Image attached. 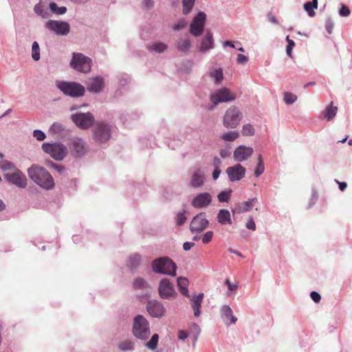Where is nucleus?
<instances>
[{"label":"nucleus","mask_w":352,"mask_h":352,"mask_svg":"<svg viewBox=\"0 0 352 352\" xmlns=\"http://www.w3.org/2000/svg\"><path fill=\"white\" fill-rule=\"evenodd\" d=\"M245 168L240 164H236L226 169V173L232 182L242 179L245 177Z\"/></svg>","instance_id":"19"},{"label":"nucleus","mask_w":352,"mask_h":352,"mask_svg":"<svg viewBox=\"0 0 352 352\" xmlns=\"http://www.w3.org/2000/svg\"><path fill=\"white\" fill-rule=\"evenodd\" d=\"M254 153L252 147L240 145L234 151L233 158L236 162H241L247 160Z\"/></svg>","instance_id":"20"},{"label":"nucleus","mask_w":352,"mask_h":352,"mask_svg":"<svg viewBox=\"0 0 352 352\" xmlns=\"http://www.w3.org/2000/svg\"><path fill=\"white\" fill-rule=\"evenodd\" d=\"M206 21V14L204 12H199L190 24V34L196 37L200 36L203 33Z\"/></svg>","instance_id":"12"},{"label":"nucleus","mask_w":352,"mask_h":352,"mask_svg":"<svg viewBox=\"0 0 352 352\" xmlns=\"http://www.w3.org/2000/svg\"><path fill=\"white\" fill-rule=\"evenodd\" d=\"M34 12L37 16L43 19H49L52 17V14H50L49 9L48 0H41L34 6Z\"/></svg>","instance_id":"24"},{"label":"nucleus","mask_w":352,"mask_h":352,"mask_svg":"<svg viewBox=\"0 0 352 352\" xmlns=\"http://www.w3.org/2000/svg\"><path fill=\"white\" fill-rule=\"evenodd\" d=\"M45 28L59 36H65L69 32L70 26L68 23L56 20H49L45 23Z\"/></svg>","instance_id":"11"},{"label":"nucleus","mask_w":352,"mask_h":352,"mask_svg":"<svg viewBox=\"0 0 352 352\" xmlns=\"http://www.w3.org/2000/svg\"><path fill=\"white\" fill-rule=\"evenodd\" d=\"M177 283L180 293L186 297H190L188 289V280L185 277L180 276L177 278Z\"/></svg>","instance_id":"30"},{"label":"nucleus","mask_w":352,"mask_h":352,"mask_svg":"<svg viewBox=\"0 0 352 352\" xmlns=\"http://www.w3.org/2000/svg\"><path fill=\"white\" fill-rule=\"evenodd\" d=\"M212 197L209 192H201L197 194L192 200L191 205L193 208L201 209L207 208L212 202Z\"/></svg>","instance_id":"18"},{"label":"nucleus","mask_w":352,"mask_h":352,"mask_svg":"<svg viewBox=\"0 0 352 352\" xmlns=\"http://www.w3.org/2000/svg\"><path fill=\"white\" fill-rule=\"evenodd\" d=\"M111 126L103 122H98L94 128V138L99 143H104L111 138Z\"/></svg>","instance_id":"8"},{"label":"nucleus","mask_w":352,"mask_h":352,"mask_svg":"<svg viewBox=\"0 0 352 352\" xmlns=\"http://www.w3.org/2000/svg\"><path fill=\"white\" fill-rule=\"evenodd\" d=\"M5 179L12 184L20 188H25L28 184V179L25 175L17 168L12 173L4 174Z\"/></svg>","instance_id":"13"},{"label":"nucleus","mask_w":352,"mask_h":352,"mask_svg":"<svg viewBox=\"0 0 352 352\" xmlns=\"http://www.w3.org/2000/svg\"><path fill=\"white\" fill-rule=\"evenodd\" d=\"M72 122L81 129H88L93 126L95 118L90 112L76 113L71 116Z\"/></svg>","instance_id":"10"},{"label":"nucleus","mask_w":352,"mask_h":352,"mask_svg":"<svg viewBox=\"0 0 352 352\" xmlns=\"http://www.w3.org/2000/svg\"><path fill=\"white\" fill-rule=\"evenodd\" d=\"M32 58L34 60L38 61L40 60V47L38 42L34 41L32 45Z\"/></svg>","instance_id":"39"},{"label":"nucleus","mask_w":352,"mask_h":352,"mask_svg":"<svg viewBox=\"0 0 352 352\" xmlns=\"http://www.w3.org/2000/svg\"><path fill=\"white\" fill-rule=\"evenodd\" d=\"M152 269L155 273L175 276L176 275L177 265L169 258L162 257L153 261Z\"/></svg>","instance_id":"2"},{"label":"nucleus","mask_w":352,"mask_h":352,"mask_svg":"<svg viewBox=\"0 0 352 352\" xmlns=\"http://www.w3.org/2000/svg\"><path fill=\"white\" fill-rule=\"evenodd\" d=\"M214 232L212 231H208L201 236V241L204 244L209 243L213 238Z\"/></svg>","instance_id":"49"},{"label":"nucleus","mask_w":352,"mask_h":352,"mask_svg":"<svg viewBox=\"0 0 352 352\" xmlns=\"http://www.w3.org/2000/svg\"><path fill=\"white\" fill-rule=\"evenodd\" d=\"M297 100V96L290 92H285L283 94V100L287 104H292Z\"/></svg>","instance_id":"44"},{"label":"nucleus","mask_w":352,"mask_h":352,"mask_svg":"<svg viewBox=\"0 0 352 352\" xmlns=\"http://www.w3.org/2000/svg\"><path fill=\"white\" fill-rule=\"evenodd\" d=\"M195 0H182L183 13L188 14L195 5Z\"/></svg>","instance_id":"41"},{"label":"nucleus","mask_w":352,"mask_h":352,"mask_svg":"<svg viewBox=\"0 0 352 352\" xmlns=\"http://www.w3.org/2000/svg\"><path fill=\"white\" fill-rule=\"evenodd\" d=\"M186 24L187 23L185 19H180L173 25V30H180L186 27Z\"/></svg>","instance_id":"53"},{"label":"nucleus","mask_w":352,"mask_h":352,"mask_svg":"<svg viewBox=\"0 0 352 352\" xmlns=\"http://www.w3.org/2000/svg\"><path fill=\"white\" fill-rule=\"evenodd\" d=\"M337 110V107L333 106V102H331V104L325 109L324 118H327V120H331L336 116Z\"/></svg>","instance_id":"38"},{"label":"nucleus","mask_w":352,"mask_h":352,"mask_svg":"<svg viewBox=\"0 0 352 352\" xmlns=\"http://www.w3.org/2000/svg\"><path fill=\"white\" fill-rule=\"evenodd\" d=\"M69 148L72 155L76 157L84 156L87 151L86 142L80 138H73L70 141Z\"/></svg>","instance_id":"16"},{"label":"nucleus","mask_w":352,"mask_h":352,"mask_svg":"<svg viewBox=\"0 0 352 352\" xmlns=\"http://www.w3.org/2000/svg\"><path fill=\"white\" fill-rule=\"evenodd\" d=\"M49 9L51 14L52 13H53L56 15L64 14L67 11L66 7H58L57 4L54 2H49Z\"/></svg>","instance_id":"34"},{"label":"nucleus","mask_w":352,"mask_h":352,"mask_svg":"<svg viewBox=\"0 0 352 352\" xmlns=\"http://www.w3.org/2000/svg\"><path fill=\"white\" fill-rule=\"evenodd\" d=\"M265 170V165L261 155L258 156V163L254 170V175L258 177L263 173Z\"/></svg>","instance_id":"37"},{"label":"nucleus","mask_w":352,"mask_h":352,"mask_svg":"<svg viewBox=\"0 0 352 352\" xmlns=\"http://www.w3.org/2000/svg\"><path fill=\"white\" fill-rule=\"evenodd\" d=\"M87 89L91 93H99L102 91L104 87V80L101 76H97L90 78L86 82Z\"/></svg>","instance_id":"21"},{"label":"nucleus","mask_w":352,"mask_h":352,"mask_svg":"<svg viewBox=\"0 0 352 352\" xmlns=\"http://www.w3.org/2000/svg\"><path fill=\"white\" fill-rule=\"evenodd\" d=\"M239 137V133L236 131H230L221 135V139L226 142H233Z\"/></svg>","instance_id":"35"},{"label":"nucleus","mask_w":352,"mask_h":352,"mask_svg":"<svg viewBox=\"0 0 352 352\" xmlns=\"http://www.w3.org/2000/svg\"><path fill=\"white\" fill-rule=\"evenodd\" d=\"M190 47L189 39H180L177 43V48L182 52H187Z\"/></svg>","instance_id":"42"},{"label":"nucleus","mask_w":352,"mask_h":352,"mask_svg":"<svg viewBox=\"0 0 352 352\" xmlns=\"http://www.w3.org/2000/svg\"><path fill=\"white\" fill-rule=\"evenodd\" d=\"M241 133L243 136H253L255 129L251 124H245L242 127Z\"/></svg>","instance_id":"40"},{"label":"nucleus","mask_w":352,"mask_h":352,"mask_svg":"<svg viewBox=\"0 0 352 352\" xmlns=\"http://www.w3.org/2000/svg\"><path fill=\"white\" fill-rule=\"evenodd\" d=\"M33 136L38 141H43L46 138V135L45 133L39 129H36L33 131Z\"/></svg>","instance_id":"50"},{"label":"nucleus","mask_w":352,"mask_h":352,"mask_svg":"<svg viewBox=\"0 0 352 352\" xmlns=\"http://www.w3.org/2000/svg\"><path fill=\"white\" fill-rule=\"evenodd\" d=\"M267 18H268L270 22H271V23H272L274 24H278V21L275 17V16H274L272 14L269 13L267 14Z\"/></svg>","instance_id":"64"},{"label":"nucleus","mask_w":352,"mask_h":352,"mask_svg":"<svg viewBox=\"0 0 352 352\" xmlns=\"http://www.w3.org/2000/svg\"><path fill=\"white\" fill-rule=\"evenodd\" d=\"M118 348L122 351H131L134 349V343L129 340H124L119 344Z\"/></svg>","instance_id":"36"},{"label":"nucleus","mask_w":352,"mask_h":352,"mask_svg":"<svg viewBox=\"0 0 352 352\" xmlns=\"http://www.w3.org/2000/svg\"><path fill=\"white\" fill-rule=\"evenodd\" d=\"M188 336V333L184 330H179L178 332V338L179 340H184Z\"/></svg>","instance_id":"61"},{"label":"nucleus","mask_w":352,"mask_h":352,"mask_svg":"<svg viewBox=\"0 0 352 352\" xmlns=\"http://www.w3.org/2000/svg\"><path fill=\"white\" fill-rule=\"evenodd\" d=\"M217 221L222 225L231 224V215L230 212L226 209H221L217 214Z\"/></svg>","instance_id":"29"},{"label":"nucleus","mask_w":352,"mask_h":352,"mask_svg":"<svg viewBox=\"0 0 352 352\" xmlns=\"http://www.w3.org/2000/svg\"><path fill=\"white\" fill-rule=\"evenodd\" d=\"M195 246V243L192 242H185L183 244V248L185 251L190 250L192 247Z\"/></svg>","instance_id":"63"},{"label":"nucleus","mask_w":352,"mask_h":352,"mask_svg":"<svg viewBox=\"0 0 352 352\" xmlns=\"http://www.w3.org/2000/svg\"><path fill=\"white\" fill-rule=\"evenodd\" d=\"M70 66L77 72L87 74L91 69L92 60L81 53L74 52Z\"/></svg>","instance_id":"5"},{"label":"nucleus","mask_w":352,"mask_h":352,"mask_svg":"<svg viewBox=\"0 0 352 352\" xmlns=\"http://www.w3.org/2000/svg\"><path fill=\"white\" fill-rule=\"evenodd\" d=\"M248 61V58L241 54L237 55L236 62L238 64H245Z\"/></svg>","instance_id":"56"},{"label":"nucleus","mask_w":352,"mask_h":352,"mask_svg":"<svg viewBox=\"0 0 352 352\" xmlns=\"http://www.w3.org/2000/svg\"><path fill=\"white\" fill-rule=\"evenodd\" d=\"M208 75L216 85H219L223 79V69L220 67H212L208 69Z\"/></svg>","instance_id":"27"},{"label":"nucleus","mask_w":352,"mask_h":352,"mask_svg":"<svg viewBox=\"0 0 352 352\" xmlns=\"http://www.w3.org/2000/svg\"><path fill=\"white\" fill-rule=\"evenodd\" d=\"M243 113L236 106H230L223 117V125L227 129L236 128L243 119Z\"/></svg>","instance_id":"3"},{"label":"nucleus","mask_w":352,"mask_h":352,"mask_svg":"<svg viewBox=\"0 0 352 352\" xmlns=\"http://www.w3.org/2000/svg\"><path fill=\"white\" fill-rule=\"evenodd\" d=\"M43 151L56 161L63 160L68 153V149L65 145L62 143H47L42 144Z\"/></svg>","instance_id":"6"},{"label":"nucleus","mask_w":352,"mask_h":352,"mask_svg":"<svg viewBox=\"0 0 352 352\" xmlns=\"http://www.w3.org/2000/svg\"><path fill=\"white\" fill-rule=\"evenodd\" d=\"M47 166L50 168H54V170H56L57 172H58L60 173H63L65 170L64 166H63L61 165L56 164L52 161H49L47 163Z\"/></svg>","instance_id":"51"},{"label":"nucleus","mask_w":352,"mask_h":352,"mask_svg":"<svg viewBox=\"0 0 352 352\" xmlns=\"http://www.w3.org/2000/svg\"><path fill=\"white\" fill-rule=\"evenodd\" d=\"M132 331L136 338L146 340L151 333L148 320L141 315L135 316L133 319Z\"/></svg>","instance_id":"4"},{"label":"nucleus","mask_w":352,"mask_h":352,"mask_svg":"<svg viewBox=\"0 0 352 352\" xmlns=\"http://www.w3.org/2000/svg\"><path fill=\"white\" fill-rule=\"evenodd\" d=\"M146 310L153 318H162L166 313L164 305L157 300H149L146 305Z\"/></svg>","instance_id":"17"},{"label":"nucleus","mask_w":352,"mask_h":352,"mask_svg":"<svg viewBox=\"0 0 352 352\" xmlns=\"http://www.w3.org/2000/svg\"><path fill=\"white\" fill-rule=\"evenodd\" d=\"M210 98L214 106H216L219 103L234 101L236 95L228 88L223 87L212 93Z\"/></svg>","instance_id":"9"},{"label":"nucleus","mask_w":352,"mask_h":352,"mask_svg":"<svg viewBox=\"0 0 352 352\" xmlns=\"http://www.w3.org/2000/svg\"><path fill=\"white\" fill-rule=\"evenodd\" d=\"M325 28H326V30H327L328 33L329 34H331L332 33V30L333 29V22L331 20H328L326 22Z\"/></svg>","instance_id":"60"},{"label":"nucleus","mask_w":352,"mask_h":352,"mask_svg":"<svg viewBox=\"0 0 352 352\" xmlns=\"http://www.w3.org/2000/svg\"><path fill=\"white\" fill-rule=\"evenodd\" d=\"M63 130V124L59 122H54L50 128V131L52 133H59Z\"/></svg>","instance_id":"48"},{"label":"nucleus","mask_w":352,"mask_h":352,"mask_svg":"<svg viewBox=\"0 0 352 352\" xmlns=\"http://www.w3.org/2000/svg\"><path fill=\"white\" fill-rule=\"evenodd\" d=\"M187 219V217L186 215V211L183 210L182 212H179L177 213L176 216V223L179 226L183 225Z\"/></svg>","instance_id":"47"},{"label":"nucleus","mask_w":352,"mask_h":352,"mask_svg":"<svg viewBox=\"0 0 352 352\" xmlns=\"http://www.w3.org/2000/svg\"><path fill=\"white\" fill-rule=\"evenodd\" d=\"M158 292L162 298L167 300L175 298L177 295L173 285L167 278H163L160 280Z\"/></svg>","instance_id":"15"},{"label":"nucleus","mask_w":352,"mask_h":352,"mask_svg":"<svg viewBox=\"0 0 352 352\" xmlns=\"http://www.w3.org/2000/svg\"><path fill=\"white\" fill-rule=\"evenodd\" d=\"M221 174L220 168H214V170L212 172V179L214 180H217Z\"/></svg>","instance_id":"62"},{"label":"nucleus","mask_w":352,"mask_h":352,"mask_svg":"<svg viewBox=\"0 0 352 352\" xmlns=\"http://www.w3.org/2000/svg\"><path fill=\"white\" fill-rule=\"evenodd\" d=\"M256 198H252L248 201L239 202L232 209L233 214H241L248 211H250L256 203Z\"/></svg>","instance_id":"23"},{"label":"nucleus","mask_w":352,"mask_h":352,"mask_svg":"<svg viewBox=\"0 0 352 352\" xmlns=\"http://www.w3.org/2000/svg\"><path fill=\"white\" fill-rule=\"evenodd\" d=\"M209 225L205 212H200L195 216L190 224V230L192 233H200L203 232Z\"/></svg>","instance_id":"14"},{"label":"nucleus","mask_w":352,"mask_h":352,"mask_svg":"<svg viewBox=\"0 0 352 352\" xmlns=\"http://www.w3.org/2000/svg\"><path fill=\"white\" fill-rule=\"evenodd\" d=\"M57 87L65 95L71 97H80L85 94V87L76 82L60 81Z\"/></svg>","instance_id":"7"},{"label":"nucleus","mask_w":352,"mask_h":352,"mask_svg":"<svg viewBox=\"0 0 352 352\" xmlns=\"http://www.w3.org/2000/svg\"><path fill=\"white\" fill-rule=\"evenodd\" d=\"M351 13L349 8L345 6L342 5L341 8L339 10V14L342 16H348Z\"/></svg>","instance_id":"54"},{"label":"nucleus","mask_w":352,"mask_h":352,"mask_svg":"<svg viewBox=\"0 0 352 352\" xmlns=\"http://www.w3.org/2000/svg\"><path fill=\"white\" fill-rule=\"evenodd\" d=\"M286 41L288 43L286 48V53L289 56H292V50L295 45L294 41L289 38V36L286 37Z\"/></svg>","instance_id":"52"},{"label":"nucleus","mask_w":352,"mask_h":352,"mask_svg":"<svg viewBox=\"0 0 352 352\" xmlns=\"http://www.w3.org/2000/svg\"><path fill=\"white\" fill-rule=\"evenodd\" d=\"M206 182L205 173L198 168L195 170L190 179V186L193 188H201Z\"/></svg>","instance_id":"22"},{"label":"nucleus","mask_w":352,"mask_h":352,"mask_svg":"<svg viewBox=\"0 0 352 352\" xmlns=\"http://www.w3.org/2000/svg\"><path fill=\"white\" fill-rule=\"evenodd\" d=\"M141 262V256L138 254H133L129 257L127 261V266L131 268H136L138 267Z\"/></svg>","instance_id":"33"},{"label":"nucleus","mask_w":352,"mask_h":352,"mask_svg":"<svg viewBox=\"0 0 352 352\" xmlns=\"http://www.w3.org/2000/svg\"><path fill=\"white\" fill-rule=\"evenodd\" d=\"M311 298L316 303H318L321 300L320 295L316 292H311L309 294Z\"/></svg>","instance_id":"59"},{"label":"nucleus","mask_w":352,"mask_h":352,"mask_svg":"<svg viewBox=\"0 0 352 352\" xmlns=\"http://www.w3.org/2000/svg\"><path fill=\"white\" fill-rule=\"evenodd\" d=\"M221 317L225 321L226 324L227 321L229 320L230 324H235L237 321V318L233 315V311L230 307L227 305H224L220 308Z\"/></svg>","instance_id":"28"},{"label":"nucleus","mask_w":352,"mask_h":352,"mask_svg":"<svg viewBox=\"0 0 352 352\" xmlns=\"http://www.w3.org/2000/svg\"><path fill=\"white\" fill-rule=\"evenodd\" d=\"M225 284L228 286V288L230 291H236L238 288L236 283H232L229 279L225 280Z\"/></svg>","instance_id":"58"},{"label":"nucleus","mask_w":352,"mask_h":352,"mask_svg":"<svg viewBox=\"0 0 352 352\" xmlns=\"http://www.w3.org/2000/svg\"><path fill=\"white\" fill-rule=\"evenodd\" d=\"M147 49L151 52L161 53L167 49V45L162 42L155 43L148 45Z\"/></svg>","instance_id":"32"},{"label":"nucleus","mask_w":352,"mask_h":352,"mask_svg":"<svg viewBox=\"0 0 352 352\" xmlns=\"http://www.w3.org/2000/svg\"><path fill=\"white\" fill-rule=\"evenodd\" d=\"M204 296L203 293H200L198 295L195 294L190 297V305L195 317H199L201 315V307Z\"/></svg>","instance_id":"26"},{"label":"nucleus","mask_w":352,"mask_h":352,"mask_svg":"<svg viewBox=\"0 0 352 352\" xmlns=\"http://www.w3.org/2000/svg\"><path fill=\"white\" fill-rule=\"evenodd\" d=\"M190 330L192 332L195 333V341H196L197 338L200 333V328H199V325L195 323L192 324L190 327Z\"/></svg>","instance_id":"57"},{"label":"nucleus","mask_w":352,"mask_h":352,"mask_svg":"<svg viewBox=\"0 0 352 352\" xmlns=\"http://www.w3.org/2000/svg\"><path fill=\"white\" fill-rule=\"evenodd\" d=\"M245 227L251 230L254 231L256 228L255 222L252 217L248 218V222L246 223Z\"/></svg>","instance_id":"55"},{"label":"nucleus","mask_w":352,"mask_h":352,"mask_svg":"<svg viewBox=\"0 0 352 352\" xmlns=\"http://www.w3.org/2000/svg\"><path fill=\"white\" fill-rule=\"evenodd\" d=\"M0 168L3 171H10L11 173L16 168L15 165L3 158V155L0 153Z\"/></svg>","instance_id":"31"},{"label":"nucleus","mask_w":352,"mask_h":352,"mask_svg":"<svg viewBox=\"0 0 352 352\" xmlns=\"http://www.w3.org/2000/svg\"><path fill=\"white\" fill-rule=\"evenodd\" d=\"M133 287L135 289H147L148 287V284L142 278H137L134 280Z\"/></svg>","instance_id":"43"},{"label":"nucleus","mask_w":352,"mask_h":352,"mask_svg":"<svg viewBox=\"0 0 352 352\" xmlns=\"http://www.w3.org/2000/svg\"><path fill=\"white\" fill-rule=\"evenodd\" d=\"M232 192L231 190L226 191H221L218 195V200L219 202H228L230 197V194Z\"/></svg>","instance_id":"46"},{"label":"nucleus","mask_w":352,"mask_h":352,"mask_svg":"<svg viewBox=\"0 0 352 352\" xmlns=\"http://www.w3.org/2000/svg\"><path fill=\"white\" fill-rule=\"evenodd\" d=\"M159 336L157 333H155L151 337V340L146 342V346L147 348L151 350H154L156 349L158 343Z\"/></svg>","instance_id":"45"},{"label":"nucleus","mask_w":352,"mask_h":352,"mask_svg":"<svg viewBox=\"0 0 352 352\" xmlns=\"http://www.w3.org/2000/svg\"><path fill=\"white\" fill-rule=\"evenodd\" d=\"M29 177L41 188L50 190L54 186V182L48 171L37 165H32L28 169Z\"/></svg>","instance_id":"1"},{"label":"nucleus","mask_w":352,"mask_h":352,"mask_svg":"<svg viewBox=\"0 0 352 352\" xmlns=\"http://www.w3.org/2000/svg\"><path fill=\"white\" fill-rule=\"evenodd\" d=\"M214 47V42L212 33L208 30L200 43L199 51L201 52H206L210 50L213 49Z\"/></svg>","instance_id":"25"}]
</instances>
